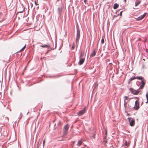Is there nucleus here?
Here are the masks:
<instances>
[{
	"label": "nucleus",
	"mask_w": 148,
	"mask_h": 148,
	"mask_svg": "<svg viewBox=\"0 0 148 148\" xmlns=\"http://www.w3.org/2000/svg\"><path fill=\"white\" fill-rule=\"evenodd\" d=\"M128 99V97L127 96H124L123 97V99L124 101V106L125 107H126L127 104V102L126 101Z\"/></svg>",
	"instance_id": "0eeeda50"
},
{
	"label": "nucleus",
	"mask_w": 148,
	"mask_h": 148,
	"mask_svg": "<svg viewBox=\"0 0 148 148\" xmlns=\"http://www.w3.org/2000/svg\"><path fill=\"white\" fill-rule=\"evenodd\" d=\"M35 4L36 5H38V4L36 3V2H35Z\"/></svg>",
	"instance_id": "7c9ffc66"
},
{
	"label": "nucleus",
	"mask_w": 148,
	"mask_h": 148,
	"mask_svg": "<svg viewBox=\"0 0 148 148\" xmlns=\"http://www.w3.org/2000/svg\"><path fill=\"white\" fill-rule=\"evenodd\" d=\"M87 0H84V2L85 3H86Z\"/></svg>",
	"instance_id": "c85d7f7f"
},
{
	"label": "nucleus",
	"mask_w": 148,
	"mask_h": 148,
	"mask_svg": "<svg viewBox=\"0 0 148 148\" xmlns=\"http://www.w3.org/2000/svg\"><path fill=\"white\" fill-rule=\"evenodd\" d=\"M141 1L139 0H136L135 2V6H137L140 3Z\"/></svg>",
	"instance_id": "9b49d317"
},
{
	"label": "nucleus",
	"mask_w": 148,
	"mask_h": 148,
	"mask_svg": "<svg viewBox=\"0 0 148 148\" xmlns=\"http://www.w3.org/2000/svg\"><path fill=\"white\" fill-rule=\"evenodd\" d=\"M85 110L84 109L81 110L80 111L77 113V114L79 116H81L83 115L85 112Z\"/></svg>",
	"instance_id": "39448f33"
},
{
	"label": "nucleus",
	"mask_w": 148,
	"mask_h": 148,
	"mask_svg": "<svg viewBox=\"0 0 148 148\" xmlns=\"http://www.w3.org/2000/svg\"><path fill=\"white\" fill-rule=\"evenodd\" d=\"M124 0V1L125 2H126V0Z\"/></svg>",
	"instance_id": "473e14b6"
},
{
	"label": "nucleus",
	"mask_w": 148,
	"mask_h": 148,
	"mask_svg": "<svg viewBox=\"0 0 148 148\" xmlns=\"http://www.w3.org/2000/svg\"><path fill=\"white\" fill-rule=\"evenodd\" d=\"M129 120V121L130 122L131 121V117H128L127 118Z\"/></svg>",
	"instance_id": "bb28decb"
},
{
	"label": "nucleus",
	"mask_w": 148,
	"mask_h": 148,
	"mask_svg": "<svg viewBox=\"0 0 148 148\" xmlns=\"http://www.w3.org/2000/svg\"><path fill=\"white\" fill-rule=\"evenodd\" d=\"M145 82L143 80H142L141 82L140 83L141 85L140 87V89H142L143 88L145 84Z\"/></svg>",
	"instance_id": "423d86ee"
},
{
	"label": "nucleus",
	"mask_w": 148,
	"mask_h": 148,
	"mask_svg": "<svg viewBox=\"0 0 148 148\" xmlns=\"http://www.w3.org/2000/svg\"><path fill=\"white\" fill-rule=\"evenodd\" d=\"M82 143V142L81 140H79L78 141L77 145L78 146H80L81 145Z\"/></svg>",
	"instance_id": "4468645a"
},
{
	"label": "nucleus",
	"mask_w": 148,
	"mask_h": 148,
	"mask_svg": "<svg viewBox=\"0 0 148 148\" xmlns=\"http://www.w3.org/2000/svg\"><path fill=\"white\" fill-rule=\"evenodd\" d=\"M60 123H61V121H60L59 122V124H60Z\"/></svg>",
	"instance_id": "72a5a7b5"
},
{
	"label": "nucleus",
	"mask_w": 148,
	"mask_h": 148,
	"mask_svg": "<svg viewBox=\"0 0 148 148\" xmlns=\"http://www.w3.org/2000/svg\"><path fill=\"white\" fill-rule=\"evenodd\" d=\"M85 60L84 58H80V60L79 62V64L81 65L83 64Z\"/></svg>",
	"instance_id": "6e6552de"
},
{
	"label": "nucleus",
	"mask_w": 148,
	"mask_h": 148,
	"mask_svg": "<svg viewBox=\"0 0 148 148\" xmlns=\"http://www.w3.org/2000/svg\"><path fill=\"white\" fill-rule=\"evenodd\" d=\"M58 12L60 13L61 11V8H59L58 9Z\"/></svg>",
	"instance_id": "393cba45"
},
{
	"label": "nucleus",
	"mask_w": 148,
	"mask_h": 148,
	"mask_svg": "<svg viewBox=\"0 0 148 148\" xmlns=\"http://www.w3.org/2000/svg\"><path fill=\"white\" fill-rule=\"evenodd\" d=\"M146 14V13H145L143 15L140 16H139V17H138L136 18V19L137 21H139V20L142 19L145 16Z\"/></svg>",
	"instance_id": "20e7f679"
},
{
	"label": "nucleus",
	"mask_w": 148,
	"mask_h": 148,
	"mask_svg": "<svg viewBox=\"0 0 148 148\" xmlns=\"http://www.w3.org/2000/svg\"><path fill=\"white\" fill-rule=\"evenodd\" d=\"M135 79H136V77L135 76H134L130 78L129 80L130 81H132Z\"/></svg>",
	"instance_id": "a211bd4d"
},
{
	"label": "nucleus",
	"mask_w": 148,
	"mask_h": 148,
	"mask_svg": "<svg viewBox=\"0 0 148 148\" xmlns=\"http://www.w3.org/2000/svg\"><path fill=\"white\" fill-rule=\"evenodd\" d=\"M123 145L125 146H128L129 145L127 141H125V143L123 144Z\"/></svg>",
	"instance_id": "dca6fc26"
},
{
	"label": "nucleus",
	"mask_w": 148,
	"mask_h": 148,
	"mask_svg": "<svg viewBox=\"0 0 148 148\" xmlns=\"http://www.w3.org/2000/svg\"><path fill=\"white\" fill-rule=\"evenodd\" d=\"M119 6L118 4L117 3H115L114 5L113 8L114 9H116L118 8Z\"/></svg>",
	"instance_id": "ddd939ff"
},
{
	"label": "nucleus",
	"mask_w": 148,
	"mask_h": 148,
	"mask_svg": "<svg viewBox=\"0 0 148 148\" xmlns=\"http://www.w3.org/2000/svg\"><path fill=\"white\" fill-rule=\"evenodd\" d=\"M127 115L128 116H130V115L129 114H127Z\"/></svg>",
	"instance_id": "2f4dec72"
},
{
	"label": "nucleus",
	"mask_w": 148,
	"mask_h": 148,
	"mask_svg": "<svg viewBox=\"0 0 148 148\" xmlns=\"http://www.w3.org/2000/svg\"><path fill=\"white\" fill-rule=\"evenodd\" d=\"M135 124V120L134 119H132L130 123V125L131 126H133Z\"/></svg>",
	"instance_id": "1a4fd4ad"
},
{
	"label": "nucleus",
	"mask_w": 148,
	"mask_h": 148,
	"mask_svg": "<svg viewBox=\"0 0 148 148\" xmlns=\"http://www.w3.org/2000/svg\"><path fill=\"white\" fill-rule=\"evenodd\" d=\"M71 48H72V50H73L74 49H75V43H74V42L73 43Z\"/></svg>",
	"instance_id": "aec40b11"
},
{
	"label": "nucleus",
	"mask_w": 148,
	"mask_h": 148,
	"mask_svg": "<svg viewBox=\"0 0 148 148\" xmlns=\"http://www.w3.org/2000/svg\"><path fill=\"white\" fill-rule=\"evenodd\" d=\"M46 139L45 138L44 140H43V147H44L45 146V142Z\"/></svg>",
	"instance_id": "412c9836"
},
{
	"label": "nucleus",
	"mask_w": 148,
	"mask_h": 148,
	"mask_svg": "<svg viewBox=\"0 0 148 148\" xmlns=\"http://www.w3.org/2000/svg\"><path fill=\"white\" fill-rule=\"evenodd\" d=\"M49 50H48V51H47V52H46V53H49Z\"/></svg>",
	"instance_id": "c756f323"
},
{
	"label": "nucleus",
	"mask_w": 148,
	"mask_h": 148,
	"mask_svg": "<svg viewBox=\"0 0 148 148\" xmlns=\"http://www.w3.org/2000/svg\"><path fill=\"white\" fill-rule=\"evenodd\" d=\"M96 54V51L94 50L93 51L92 53H91L90 54V57H93Z\"/></svg>",
	"instance_id": "9d476101"
},
{
	"label": "nucleus",
	"mask_w": 148,
	"mask_h": 148,
	"mask_svg": "<svg viewBox=\"0 0 148 148\" xmlns=\"http://www.w3.org/2000/svg\"><path fill=\"white\" fill-rule=\"evenodd\" d=\"M136 79H137L139 80H142V81L143 80V79H144L143 78L141 77H136Z\"/></svg>",
	"instance_id": "f3484780"
},
{
	"label": "nucleus",
	"mask_w": 148,
	"mask_h": 148,
	"mask_svg": "<svg viewBox=\"0 0 148 148\" xmlns=\"http://www.w3.org/2000/svg\"><path fill=\"white\" fill-rule=\"evenodd\" d=\"M22 10H20V11H18V13H22L23 12V10H24V9L23 8V7H22Z\"/></svg>",
	"instance_id": "4be33fe9"
},
{
	"label": "nucleus",
	"mask_w": 148,
	"mask_h": 148,
	"mask_svg": "<svg viewBox=\"0 0 148 148\" xmlns=\"http://www.w3.org/2000/svg\"><path fill=\"white\" fill-rule=\"evenodd\" d=\"M26 47V45H25L21 50L20 51H22Z\"/></svg>",
	"instance_id": "b1692460"
},
{
	"label": "nucleus",
	"mask_w": 148,
	"mask_h": 148,
	"mask_svg": "<svg viewBox=\"0 0 148 148\" xmlns=\"http://www.w3.org/2000/svg\"><path fill=\"white\" fill-rule=\"evenodd\" d=\"M139 101L138 100H136L135 102V104L134 107V108L136 110L138 109L139 108Z\"/></svg>",
	"instance_id": "f03ea898"
},
{
	"label": "nucleus",
	"mask_w": 148,
	"mask_h": 148,
	"mask_svg": "<svg viewBox=\"0 0 148 148\" xmlns=\"http://www.w3.org/2000/svg\"><path fill=\"white\" fill-rule=\"evenodd\" d=\"M104 42V39L103 38L101 40V43L103 44Z\"/></svg>",
	"instance_id": "5701e85b"
},
{
	"label": "nucleus",
	"mask_w": 148,
	"mask_h": 148,
	"mask_svg": "<svg viewBox=\"0 0 148 148\" xmlns=\"http://www.w3.org/2000/svg\"><path fill=\"white\" fill-rule=\"evenodd\" d=\"M83 56V54H82V53H81V55H80L79 58H82V56Z\"/></svg>",
	"instance_id": "a878e982"
},
{
	"label": "nucleus",
	"mask_w": 148,
	"mask_h": 148,
	"mask_svg": "<svg viewBox=\"0 0 148 148\" xmlns=\"http://www.w3.org/2000/svg\"><path fill=\"white\" fill-rule=\"evenodd\" d=\"M123 11H121L120 13V15L121 16L122 15V13Z\"/></svg>",
	"instance_id": "cd10ccee"
},
{
	"label": "nucleus",
	"mask_w": 148,
	"mask_h": 148,
	"mask_svg": "<svg viewBox=\"0 0 148 148\" xmlns=\"http://www.w3.org/2000/svg\"><path fill=\"white\" fill-rule=\"evenodd\" d=\"M146 96L147 99V101L146 102V103H147L148 102V92L147 93Z\"/></svg>",
	"instance_id": "6ab92c4d"
},
{
	"label": "nucleus",
	"mask_w": 148,
	"mask_h": 148,
	"mask_svg": "<svg viewBox=\"0 0 148 148\" xmlns=\"http://www.w3.org/2000/svg\"><path fill=\"white\" fill-rule=\"evenodd\" d=\"M80 36V32L79 29H77V38L76 40V42L77 43L79 40Z\"/></svg>",
	"instance_id": "f257e3e1"
},
{
	"label": "nucleus",
	"mask_w": 148,
	"mask_h": 148,
	"mask_svg": "<svg viewBox=\"0 0 148 148\" xmlns=\"http://www.w3.org/2000/svg\"><path fill=\"white\" fill-rule=\"evenodd\" d=\"M42 47H50V46L49 45H41L40 46Z\"/></svg>",
	"instance_id": "2eb2a0df"
},
{
	"label": "nucleus",
	"mask_w": 148,
	"mask_h": 148,
	"mask_svg": "<svg viewBox=\"0 0 148 148\" xmlns=\"http://www.w3.org/2000/svg\"><path fill=\"white\" fill-rule=\"evenodd\" d=\"M69 128V127H68V124H66L64 127V130L65 131H67L68 130Z\"/></svg>",
	"instance_id": "f8f14e48"
},
{
	"label": "nucleus",
	"mask_w": 148,
	"mask_h": 148,
	"mask_svg": "<svg viewBox=\"0 0 148 148\" xmlns=\"http://www.w3.org/2000/svg\"><path fill=\"white\" fill-rule=\"evenodd\" d=\"M130 90L132 93L135 95H138L139 92V91H136L132 88H130Z\"/></svg>",
	"instance_id": "7ed1b4c3"
}]
</instances>
